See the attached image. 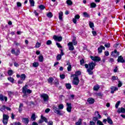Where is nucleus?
Masks as SVG:
<instances>
[{
	"label": "nucleus",
	"instance_id": "6e6552de",
	"mask_svg": "<svg viewBox=\"0 0 125 125\" xmlns=\"http://www.w3.org/2000/svg\"><path fill=\"white\" fill-rule=\"evenodd\" d=\"M88 66L89 69H90V70H93L94 69V67L96 66V64L93 62H91L88 64Z\"/></svg>",
	"mask_w": 125,
	"mask_h": 125
},
{
	"label": "nucleus",
	"instance_id": "393cba45",
	"mask_svg": "<svg viewBox=\"0 0 125 125\" xmlns=\"http://www.w3.org/2000/svg\"><path fill=\"white\" fill-rule=\"evenodd\" d=\"M63 12H60L59 13V19H60V20L62 21L63 20Z\"/></svg>",
	"mask_w": 125,
	"mask_h": 125
},
{
	"label": "nucleus",
	"instance_id": "1a4fd4ad",
	"mask_svg": "<svg viewBox=\"0 0 125 125\" xmlns=\"http://www.w3.org/2000/svg\"><path fill=\"white\" fill-rule=\"evenodd\" d=\"M81 75H82V72L80 71H77L75 72V74H72L71 77H77V78H79V76H81Z\"/></svg>",
	"mask_w": 125,
	"mask_h": 125
},
{
	"label": "nucleus",
	"instance_id": "72a5a7b5",
	"mask_svg": "<svg viewBox=\"0 0 125 125\" xmlns=\"http://www.w3.org/2000/svg\"><path fill=\"white\" fill-rule=\"evenodd\" d=\"M13 70H9L8 71V75L9 76H12V75H13Z\"/></svg>",
	"mask_w": 125,
	"mask_h": 125
},
{
	"label": "nucleus",
	"instance_id": "3c124183",
	"mask_svg": "<svg viewBox=\"0 0 125 125\" xmlns=\"http://www.w3.org/2000/svg\"><path fill=\"white\" fill-rule=\"evenodd\" d=\"M51 43H52V42H51V41H50V40H48L46 42L47 45H50V44H51Z\"/></svg>",
	"mask_w": 125,
	"mask_h": 125
},
{
	"label": "nucleus",
	"instance_id": "c9c22d12",
	"mask_svg": "<svg viewBox=\"0 0 125 125\" xmlns=\"http://www.w3.org/2000/svg\"><path fill=\"white\" fill-rule=\"evenodd\" d=\"M99 88H100V87H99V85H96L93 87V89L95 91L98 90V89H99Z\"/></svg>",
	"mask_w": 125,
	"mask_h": 125
},
{
	"label": "nucleus",
	"instance_id": "69168bd1",
	"mask_svg": "<svg viewBox=\"0 0 125 125\" xmlns=\"http://www.w3.org/2000/svg\"><path fill=\"white\" fill-rule=\"evenodd\" d=\"M104 55H105V56H109V52L108 51H105Z\"/></svg>",
	"mask_w": 125,
	"mask_h": 125
},
{
	"label": "nucleus",
	"instance_id": "9d476101",
	"mask_svg": "<svg viewBox=\"0 0 125 125\" xmlns=\"http://www.w3.org/2000/svg\"><path fill=\"white\" fill-rule=\"evenodd\" d=\"M53 39L57 42H61L62 41V37L54 35L53 36Z\"/></svg>",
	"mask_w": 125,
	"mask_h": 125
},
{
	"label": "nucleus",
	"instance_id": "58836bf2",
	"mask_svg": "<svg viewBox=\"0 0 125 125\" xmlns=\"http://www.w3.org/2000/svg\"><path fill=\"white\" fill-rule=\"evenodd\" d=\"M87 72H88L89 75H92V74H93V72H92V70L90 69V68L87 69Z\"/></svg>",
	"mask_w": 125,
	"mask_h": 125
},
{
	"label": "nucleus",
	"instance_id": "603ef678",
	"mask_svg": "<svg viewBox=\"0 0 125 125\" xmlns=\"http://www.w3.org/2000/svg\"><path fill=\"white\" fill-rule=\"evenodd\" d=\"M0 100H1V101H4V97H3V95H0Z\"/></svg>",
	"mask_w": 125,
	"mask_h": 125
},
{
	"label": "nucleus",
	"instance_id": "cd10ccee",
	"mask_svg": "<svg viewBox=\"0 0 125 125\" xmlns=\"http://www.w3.org/2000/svg\"><path fill=\"white\" fill-rule=\"evenodd\" d=\"M31 119L32 121H36V113H33L32 114Z\"/></svg>",
	"mask_w": 125,
	"mask_h": 125
},
{
	"label": "nucleus",
	"instance_id": "a211bd4d",
	"mask_svg": "<svg viewBox=\"0 0 125 125\" xmlns=\"http://www.w3.org/2000/svg\"><path fill=\"white\" fill-rule=\"evenodd\" d=\"M117 61L118 62H120V63H124V62H125V60H124V58L122 57V56H121L118 57Z\"/></svg>",
	"mask_w": 125,
	"mask_h": 125
},
{
	"label": "nucleus",
	"instance_id": "c85d7f7f",
	"mask_svg": "<svg viewBox=\"0 0 125 125\" xmlns=\"http://www.w3.org/2000/svg\"><path fill=\"white\" fill-rule=\"evenodd\" d=\"M96 7V4L94 2H92L90 3L91 8H95Z\"/></svg>",
	"mask_w": 125,
	"mask_h": 125
},
{
	"label": "nucleus",
	"instance_id": "de8ad7c7",
	"mask_svg": "<svg viewBox=\"0 0 125 125\" xmlns=\"http://www.w3.org/2000/svg\"><path fill=\"white\" fill-rule=\"evenodd\" d=\"M73 44L74 45H77V44H78V42L76 41V39H73L72 40V44Z\"/></svg>",
	"mask_w": 125,
	"mask_h": 125
},
{
	"label": "nucleus",
	"instance_id": "4d7b16f0",
	"mask_svg": "<svg viewBox=\"0 0 125 125\" xmlns=\"http://www.w3.org/2000/svg\"><path fill=\"white\" fill-rule=\"evenodd\" d=\"M118 80V77H116L115 76L112 77V81H117Z\"/></svg>",
	"mask_w": 125,
	"mask_h": 125
},
{
	"label": "nucleus",
	"instance_id": "ddd939ff",
	"mask_svg": "<svg viewBox=\"0 0 125 125\" xmlns=\"http://www.w3.org/2000/svg\"><path fill=\"white\" fill-rule=\"evenodd\" d=\"M5 109H6L7 111H11V108H10V107H6L5 105H2L1 108L0 109V110L1 111V112H3V110H4Z\"/></svg>",
	"mask_w": 125,
	"mask_h": 125
},
{
	"label": "nucleus",
	"instance_id": "e2e57ef3",
	"mask_svg": "<svg viewBox=\"0 0 125 125\" xmlns=\"http://www.w3.org/2000/svg\"><path fill=\"white\" fill-rule=\"evenodd\" d=\"M56 45H57L58 47L60 48H62V46L59 43H56Z\"/></svg>",
	"mask_w": 125,
	"mask_h": 125
},
{
	"label": "nucleus",
	"instance_id": "2f4dec72",
	"mask_svg": "<svg viewBox=\"0 0 125 125\" xmlns=\"http://www.w3.org/2000/svg\"><path fill=\"white\" fill-rule=\"evenodd\" d=\"M39 60L40 62H43V56H42V55H40L39 57Z\"/></svg>",
	"mask_w": 125,
	"mask_h": 125
},
{
	"label": "nucleus",
	"instance_id": "f257e3e1",
	"mask_svg": "<svg viewBox=\"0 0 125 125\" xmlns=\"http://www.w3.org/2000/svg\"><path fill=\"white\" fill-rule=\"evenodd\" d=\"M52 109L55 113V114H57V115H60V116H62V113H61V111L57 108V107L55 106V105H54L52 107Z\"/></svg>",
	"mask_w": 125,
	"mask_h": 125
},
{
	"label": "nucleus",
	"instance_id": "49530a36",
	"mask_svg": "<svg viewBox=\"0 0 125 125\" xmlns=\"http://www.w3.org/2000/svg\"><path fill=\"white\" fill-rule=\"evenodd\" d=\"M47 16L48 17V18H51L53 15H52V12H49L47 14Z\"/></svg>",
	"mask_w": 125,
	"mask_h": 125
},
{
	"label": "nucleus",
	"instance_id": "412c9836",
	"mask_svg": "<svg viewBox=\"0 0 125 125\" xmlns=\"http://www.w3.org/2000/svg\"><path fill=\"white\" fill-rule=\"evenodd\" d=\"M87 102L89 104H93V103H94V100L91 98H89L88 99Z\"/></svg>",
	"mask_w": 125,
	"mask_h": 125
},
{
	"label": "nucleus",
	"instance_id": "09e8293b",
	"mask_svg": "<svg viewBox=\"0 0 125 125\" xmlns=\"http://www.w3.org/2000/svg\"><path fill=\"white\" fill-rule=\"evenodd\" d=\"M97 125H104V124H103V122H101V121H100V120H98L97 121Z\"/></svg>",
	"mask_w": 125,
	"mask_h": 125
},
{
	"label": "nucleus",
	"instance_id": "6ab92c4d",
	"mask_svg": "<svg viewBox=\"0 0 125 125\" xmlns=\"http://www.w3.org/2000/svg\"><path fill=\"white\" fill-rule=\"evenodd\" d=\"M118 113H123L124 114L125 113V109L124 107H121L119 108L117 110Z\"/></svg>",
	"mask_w": 125,
	"mask_h": 125
},
{
	"label": "nucleus",
	"instance_id": "f3484780",
	"mask_svg": "<svg viewBox=\"0 0 125 125\" xmlns=\"http://www.w3.org/2000/svg\"><path fill=\"white\" fill-rule=\"evenodd\" d=\"M103 49L105 50V47L104 46H101L99 47L98 49V53H102V50H103Z\"/></svg>",
	"mask_w": 125,
	"mask_h": 125
},
{
	"label": "nucleus",
	"instance_id": "c756f323",
	"mask_svg": "<svg viewBox=\"0 0 125 125\" xmlns=\"http://www.w3.org/2000/svg\"><path fill=\"white\" fill-rule=\"evenodd\" d=\"M33 67H34V68H37V67H39V62H34L32 64Z\"/></svg>",
	"mask_w": 125,
	"mask_h": 125
},
{
	"label": "nucleus",
	"instance_id": "f8f14e48",
	"mask_svg": "<svg viewBox=\"0 0 125 125\" xmlns=\"http://www.w3.org/2000/svg\"><path fill=\"white\" fill-rule=\"evenodd\" d=\"M111 55L113 56V57H117V56L120 55V53L117 51V50H115L114 51L112 52Z\"/></svg>",
	"mask_w": 125,
	"mask_h": 125
},
{
	"label": "nucleus",
	"instance_id": "4be33fe9",
	"mask_svg": "<svg viewBox=\"0 0 125 125\" xmlns=\"http://www.w3.org/2000/svg\"><path fill=\"white\" fill-rule=\"evenodd\" d=\"M23 104H20V106H19V113H21L23 110L22 108H23Z\"/></svg>",
	"mask_w": 125,
	"mask_h": 125
},
{
	"label": "nucleus",
	"instance_id": "0e129e2a",
	"mask_svg": "<svg viewBox=\"0 0 125 125\" xmlns=\"http://www.w3.org/2000/svg\"><path fill=\"white\" fill-rule=\"evenodd\" d=\"M8 95H9V97H11V95H12V92L8 91Z\"/></svg>",
	"mask_w": 125,
	"mask_h": 125
},
{
	"label": "nucleus",
	"instance_id": "a18cd8bd",
	"mask_svg": "<svg viewBox=\"0 0 125 125\" xmlns=\"http://www.w3.org/2000/svg\"><path fill=\"white\" fill-rule=\"evenodd\" d=\"M76 125H82V119H79L78 122H76L75 124Z\"/></svg>",
	"mask_w": 125,
	"mask_h": 125
},
{
	"label": "nucleus",
	"instance_id": "0eeeda50",
	"mask_svg": "<svg viewBox=\"0 0 125 125\" xmlns=\"http://www.w3.org/2000/svg\"><path fill=\"white\" fill-rule=\"evenodd\" d=\"M11 52L12 54H15V55L18 56V55H19V54H20V50L17 49V51H15V50L14 49H13L11 51Z\"/></svg>",
	"mask_w": 125,
	"mask_h": 125
},
{
	"label": "nucleus",
	"instance_id": "f03ea898",
	"mask_svg": "<svg viewBox=\"0 0 125 125\" xmlns=\"http://www.w3.org/2000/svg\"><path fill=\"white\" fill-rule=\"evenodd\" d=\"M41 98L43 99L44 102H47L48 101V95L46 94H42L41 95Z\"/></svg>",
	"mask_w": 125,
	"mask_h": 125
},
{
	"label": "nucleus",
	"instance_id": "6e6d98bb",
	"mask_svg": "<svg viewBox=\"0 0 125 125\" xmlns=\"http://www.w3.org/2000/svg\"><path fill=\"white\" fill-rule=\"evenodd\" d=\"M83 64H84V60H83V59H82L80 61V64L82 66H83Z\"/></svg>",
	"mask_w": 125,
	"mask_h": 125
},
{
	"label": "nucleus",
	"instance_id": "5701e85b",
	"mask_svg": "<svg viewBox=\"0 0 125 125\" xmlns=\"http://www.w3.org/2000/svg\"><path fill=\"white\" fill-rule=\"evenodd\" d=\"M22 122H23V123L25 124V125H28V124H29V119H28V118H23L22 119Z\"/></svg>",
	"mask_w": 125,
	"mask_h": 125
},
{
	"label": "nucleus",
	"instance_id": "7c9ffc66",
	"mask_svg": "<svg viewBox=\"0 0 125 125\" xmlns=\"http://www.w3.org/2000/svg\"><path fill=\"white\" fill-rule=\"evenodd\" d=\"M65 86L67 89H71L72 88V86L71 85V84L70 83H66Z\"/></svg>",
	"mask_w": 125,
	"mask_h": 125
},
{
	"label": "nucleus",
	"instance_id": "774afa93",
	"mask_svg": "<svg viewBox=\"0 0 125 125\" xmlns=\"http://www.w3.org/2000/svg\"><path fill=\"white\" fill-rule=\"evenodd\" d=\"M90 125H95V122H94L93 121H90Z\"/></svg>",
	"mask_w": 125,
	"mask_h": 125
},
{
	"label": "nucleus",
	"instance_id": "052dcab7",
	"mask_svg": "<svg viewBox=\"0 0 125 125\" xmlns=\"http://www.w3.org/2000/svg\"><path fill=\"white\" fill-rule=\"evenodd\" d=\"M115 61L114 60V59L113 58H110L109 60H108V62H109L110 63H113Z\"/></svg>",
	"mask_w": 125,
	"mask_h": 125
},
{
	"label": "nucleus",
	"instance_id": "9b49d317",
	"mask_svg": "<svg viewBox=\"0 0 125 125\" xmlns=\"http://www.w3.org/2000/svg\"><path fill=\"white\" fill-rule=\"evenodd\" d=\"M67 45L68 46V48L69 50L73 51L74 49H75V48L74 47V45H73V42H69L68 43Z\"/></svg>",
	"mask_w": 125,
	"mask_h": 125
},
{
	"label": "nucleus",
	"instance_id": "39448f33",
	"mask_svg": "<svg viewBox=\"0 0 125 125\" xmlns=\"http://www.w3.org/2000/svg\"><path fill=\"white\" fill-rule=\"evenodd\" d=\"M44 122H45V123H47V119H46L45 117L42 115L41 117V120L39 121V124H42Z\"/></svg>",
	"mask_w": 125,
	"mask_h": 125
},
{
	"label": "nucleus",
	"instance_id": "37998d69",
	"mask_svg": "<svg viewBox=\"0 0 125 125\" xmlns=\"http://www.w3.org/2000/svg\"><path fill=\"white\" fill-rule=\"evenodd\" d=\"M120 104H121V101H119L116 103L115 104V108H119V106H120Z\"/></svg>",
	"mask_w": 125,
	"mask_h": 125
},
{
	"label": "nucleus",
	"instance_id": "423d86ee",
	"mask_svg": "<svg viewBox=\"0 0 125 125\" xmlns=\"http://www.w3.org/2000/svg\"><path fill=\"white\" fill-rule=\"evenodd\" d=\"M66 110L68 113H71L72 112V104L71 103H66Z\"/></svg>",
	"mask_w": 125,
	"mask_h": 125
},
{
	"label": "nucleus",
	"instance_id": "ea45409f",
	"mask_svg": "<svg viewBox=\"0 0 125 125\" xmlns=\"http://www.w3.org/2000/svg\"><path fill=\"white\" fill-rule=\"evenodd\" d=\"M29 2H30V5H31V6H34V5H35V1H34V0H30Z\"/></svg>",
	"mask_w": 125,
	"mask_h": 125
},
{
	"label": "nucleus",
	"instance_id": "a878e982",
	"mask_svg": "<svg viewBox=\"0 0 125 125\" xmlns=\"http://www.w3.org/2000/svg\"><path fill=\"white\" fill-rule=\"evenodd\" d=\"M83 17H85L87 18H89V17H90L89 14H88L86 12H84L83 13Z\"/></svg>",
	"mask_w": 125,
	"mask_h": 125
},
{
	"label": "nucleus",
	"instance_id": "f704fd0d",
	"mask_svg": "<svg viewBox=\"0 0 125 125\" xmlns=\"http://www.w3.org/2000/svg\"><path fill=\"white\" fill-rule=\"evenodd\" d=\"M7 80H8L11 83H14V79L12 77H8Z\"/></svg>",
	"mask_w": 125,
	"mask_h": 125
},
{
	"label": "nucleus",
	"instance_id": "864d4df0",
	"mask_svg": "<svg viewBox=\"0 0 125 125\" xmlns=\"http://www.w3.org/2000/svg\"><path fill=\"white\" fill-rule=\"evenodd\" d=\"M2 122L4 124V125H7V122H8V120H6V119H3Z\"/></svg>",
	"mask_w": 125,
	"mask_h": 125
},
{
	"label": "nucleus",
	"instance_id": "c03bdc74",
	"mask_svg": "<svg viewBox=\"0 0 125 125\" xmlns=\"http://www.w3.org/2000/svg\"><path fill=\"white\" fill-rule=\"evenodd\" d=\"M41 45H42V44L39 42H37L35 45V47L36 48H39V47H40L41 46Z\"/></svg>",
	"mask_w": 125,
	"mask_h": 125
},
{
	"label": "nucleus",
	"instance_id": "e433bc0d",
	"mask_svg": "<svg viewBox=\"0 0 125 125\" xmlns=\"http://www.w3.org/2000/svg\"><path fill=\"white\" fill-rule=\"evenodd\" d=\"M90 28H94V23L93 22L90 21L89 23Z\"/></svg>",
	"mask_w": 125,
	"mask_h": 125
},
{
	"label": "nucleus",
	"instance_id": "338daca9",
	"mask_svg": "<svg viewBox=\"0 0 125 125\" xmlns=\"http://www.w3.org/2000/svg\"><path fill=\"white\" fill-rule=\"evenodd\" d=\"M80 15H76L75 16L74 18H75L76 19H80Z\"/></svg>",
	"mask_w": 125,
	"mask_h": 125
},
{
	"label": "nucleus",
	"instance_id": "b1692460",
	"mask_svg": "<svg viewBox=\"0 0 125 125\" xmlns=\"http://www.w3.org/2000/svg\"><path fill=\"white\" fill-rule=\"evenodd\" d=\"M107 120L108 124H109V125H113V121H112V119H111V117H107Z\"/></svg>",
	"mask_w": 125,
	"mask_h": 125
},
{
	"label": "nucleus",
	"instance_id": "7ed1b4c3",
	"mask_svg": "<svg viewBox=\"0 0 125 125\" xmlns=\"http://www.w3.org/2000/svg\"><path fill=\"white\" fill-rule=\"evenodd\" d=\"M80 83V79H79V77H73V81L72 82L73 84L75 85H78Z\"/></svg>",
	"mask_w": 125,
	"mask_h": 125
},
{
	"label": "nucleus",
	"instance_id": "680f3d73",
	"mask_svg": "<svg viewBox=\"0 0 125 125\" xmlns=\"http://www.w3.org/2000/svg\"><path fill=\"white\" fill-rule=\"evenodd\" d=\"M39 8L42 10L44 9V6L43 5H41L40 6H39Z\"/></svg>",
	"mask_w": 125,
	"mask_h": 125
},
{
	"label": "nucleus",
	"instance_id": "473e14b6",
	"mask_svg": "<svg viewBox=\"0 0 125 125\" xmlns=\"http://www.w3.org/2000/svg\"><path fill=\"white\" fill-rule=\"evenodd\" d=\"M9 119V116L8 115H6L5 114L3 115V120H8Z\"/></svg>",
	"mask_w": 125,
	"mask_h": 125
},
{
	"label": "nucleus",
	"instance_id": "8fccbe9b",
	"mask_svg": "<svg viewBox=\"0 0 125 125\" xmlns=\"http://www.w3.org/2000/svg\"><path fill=\"white\" fill-rule=\"evenodd\" d=\"M62 58V56H61V55H58L57 56V60L58 61L61 60Z\"/></svg>",
	"mask_w": 125,
	"mask_h": 125
},
{
	"label": "nucleus",
	"instance_id": "4c0bfd02",
	"mask_svg": "<svg viewBox=\"0 0 125 125\" xmlns=\"http://www.w3.org/2000/svg\"><path fill=\"white\" fill-rule=\"evenodd\" d=\"M47 81L49 83H51L53 82V78L52 77H50L47 80Z\"/></svg>",
	"mask_w": 125,
	"mask_h": 125
},
{
	"label": "nucleus",
	"instance_id": "aec40b11",
	"mask_svg": "<svg viewBox=\"0 0 125 125\" xmlns=\"http://www.w3.org/2000/svg\"><path fill=\"white\" fill-rule=\"evenodd\" d=\"M26 78H27V76H26L25 74H22L21 75V81H25V80H26Z\"/></svg>",
	"mask_w": 125,
	"mask_h": 125
},
{
	"label": "nucleus",
	"instance_id": "4468645a",
	"mask_svg": "<svg viewBox=\"0 0 125 125\" xmlns=\"http://www.w3.org/2000/svg\"><path fill=\"white\" fill-rule=\"evenodd\" d=\"M111 93L113 94L115 93V91H117V90L119 89V88H118L117 87L112 86L111 87Z\"/></svg>",
	"mask_w": 125,
	"mask_h": 125
},
{
	"label": "nucleus",
	"instance_id": "2eb2a0df",
	"mask_svg": "<svg viewBox=\"0 0 125 125\" xmlns=\"http://www.w3.org/2000/svg\"><path fill=\"white\" fill-rule=\"evenodd\" d=\"M27 90H28V85H25L24 86L22 87V92L24 94H26L27 93Z\"/></svg>",
	"mask_w": 125,
	"mask_h": 125
},
{
	"label": "nucleus",
	"instance_id": "20e7f679",
	"mask_svg": "<svg viewBox=\"0 0 125 125\" xmlns=\"http://www.w3.org/2000/svg\"><path fill=\"white\" fill-rule=\"evenodd\" d=\"M90 58L93 61H94L95 62H99V61H101V58L98 56H90Z\"/></svg>",
	"mask_w": 125,
	"mask_h": 125
},
{
	"label": "nucleus",
	"instance_id": "79ce46f5",
	"mask_svg": "<svg viewBox=\"0 0 125 125\" xmlns=\"http://www.w3.org/2000/svg\"><path fill=\"white\" fill-rule=\"evenodd\" d=\"M59 110H63V109L64 108V105H63V104H61L60 105H59Z\"/></svg>",
	"mask_w": 125,
	"mask_h": 125
},
{
	"label": "nucleus",
	"instance_id": "5fc2aeb1",
	"mask_svg": "<svg viewBox=\"0 0 125 125\" xmlns=\"http://www.w3.org/2000/svg\"><path fill=\"white\" fill-rule=\"evenodd\" d=\"M48 125H53V122L50 121H47V123H46Z\"/></svg>",
	"mask_w": 125,
	"mask_h": 125
},
{
	"label": "nucleus",
	"instance_id": "a19ab883",
	"mask_svg": "<svg viewBox=\"0 0 125 125\" xmlns=\"http://www.w3.org/2000/svg\"><path fill=\"white\" fill-rule=\"evenodd\" d=\"M66 3L68 5H72V4H73V2L71 0H67L66 1Z\"/></svg>",
	"mask_w": 125,
	"mask_h": 125
},
{
	"label": "nucleus",
	"instance_id": "bb28decb",
	"mask_svg": "<svg viewBox=\"0 0 125 125\" xmlns=\"http://www.w3.org/2000/svg\"><path fill=\"white\" fill-rule=\"evenodd\" d=\"M95 116L98 118V119H101V115L99 114V112L96 111L95 112Z\"/></svg>",
	"mask_w": 125,
	"mask_h": 125
},
{
	"label": "nucleus",
	"instance_id": "bf43d9fd",
	"mask_svg": "<svg viewBox=\"0 0 125 125\" xmlns=\"http://www.w3.org/2000/svg\"><path fill=\"white\" fill-rule=\"evenodd\" d=\"M60 77L61 79H62V80H64V79H65V75L64 74H61L60 75Z\"/></svg>",
	"mask_w": 125,
	"mask_h": 125
},
{
	"label": "nucleus",
	"instance_id": "dca6fc26",
	"mask_svg": "<svg viewBox=\"0 0 125 125\" xmlns=\"http://www.w3.org/2000/svg\"><path fill=\"white\" fill-rule=\"evenodd\" d=\"M66 65H68L67 67V71L68 72H70V71L72 70V65H71V63L69 62H67Z\"/></svg>",
	"mask_w": 125,
	"mask_h": 125
},
{
	"label": "nucleus",
	"instance_id": "13d9d810",
	"mask_svg": "<svg viewBox=\"0 0 125 125\" xmlns=\"http://www.w3.org/2000/svg\"><path fill=\"white\" fill-rule=\"evenodd\" d=\"M17 5L18 7H21V6H22V4L20 2H17Z\"/></svg>",
	"mask_w": 125,
	"mask_h": 125
}]
</instances>
